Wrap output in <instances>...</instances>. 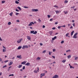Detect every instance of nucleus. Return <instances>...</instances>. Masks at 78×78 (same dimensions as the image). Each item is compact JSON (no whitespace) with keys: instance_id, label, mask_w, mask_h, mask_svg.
<instances>
[{"instance_id":"f257e3e1","label":"nucleus","mask_w":78,"mask_h":78,"mask_svg":"<svg viewBox=\"0 0 78 78\" xmlns=\"http://www.w3.org/2000/svg\"><path fill=\"white\" fill-rule=\"evenodd\" d=\"M28 48V46L27 45H24L22 47V49H25V48Z\"/></svg>"},{"instance_id":"f03ea898","label":"nucleus","mask_w":78,"mask_h":78,"mask_svg":"<svg viewBox=\"0 0 78 78\" xmlns=\"http://www.w3.org/2000/svg\"><path fill=\"white\" fill-rule=\"evenodd\" d=\"M77 34H78V33H76L73 36V38H75V39L77 38V37H76Z\"/></svg>"},{"instance_id":"7ed1b4c3","label":"nucleus","mask_w":78,"mask_h":78,"mask_svg":"<svg viewBox=\"0 0 78 78\" xmlns=\"http://www.w3.org/2000/svg\"><path fill=\"white\" fill-rule=\"evenodd\" d=\"M33 24V25H34V23H33V22H32L31 23H30V24H29L28 25V26H31L33 25V24Z\"/></svg>"},{"instance_id":"20e7f679","label":"nucleus","mask_w":78,"mask_h":78,"mask_svg":"<svg viewBox=\"0 0 78 78\" xmlns=\"http://www.w3.org/2000/svg\"><path fill=\"white\" fill-rule=\"evenodd\" d=\"M22 40H23V39L22 38L20 40H19L18 41H17V43L18 44H19V43H20V42H21Z\"/></svg>"},{"instance_id":"39448f33","label":"nucleus","mask_w":78,"mask_h":78,"mask_svg":"<svg viewBox=\"0 0 78 78\" xmlns=\"http://www.w3.org/2000/svg\"><path fill=\"white\" fill-rule=\"evenodd\" d=\"M32 11H35V12H37L38 11H39V10L37 9H32Z\"/></svg>"},{"instance_id":"423d86ee","label":"nucleus","mask_w":78,"mask_h":78,"mask_svg":"<svg viewBox=\"0 0 78 78\" xmlns=\"http://www.w3.org/2000/svg\"><path fill=\"white\" fill-rule=\"evenodd\" d=\"M59 77V76L57 75H55L52 77V78H57Z\"/></svg>"},{"instance_id":"0eeeda50","label":"nucleus","mask_w":78,"mask_h":78,"mask_svg":"<svg viewBox=\"0 0 78 78\" xmlns=\"http://www.w3.org/2000/svg\"><path fill=\"white\" fill-rule=\"evenodd\" d=\"M17 58H19V59H21L22 58V56H21V55H17L16 56Z\"/></svg>"},{"instance_id":"6e6552de","label":"nucleus","mask_w":78,"mask_h":78,"mask_svg":"<svg viewBox=\"0 0 78 78\" xmlns=\"http://www.w3.org/2000/svg\"><path fill=\"white\" fill-rule=\"evenodd\" d=\"M45 73H42V74H41V76H40L41 78H42V76H45Z\"/></svg>"},{"instance_id":"1a4fd4ad","label":"nucleus","mask_w":78,"mask_h":78,"mask_svg":"<svg viewBox=\"0 0 78 78\" xmlns=\"http://www.w3.org/2000/svg\"><path fill=\"white\" fill-rule=\"evenodd\" d=\"M27 37L28 40H31V37L30 36H27Z\"/></svg>"},{"instance_id":"9d476101","label":"nucleus","mask_w":78,"mask_h":78,"mask_svg":"<svg viewBox=\"0 0 78 78\" xmlns=\"http://www.w3.org/2000/svg\"><path fill=\"white\" fill-rule=\"evenodd\" d=\"M26 62H27L26 61H24L21 63V64H26Z\"/></svg>"},{"instance_id":"9b49d317","label":"nucleus","mask_w":78,"mask_h":78,"mask_svg":"<svg viewBox=\"0 0 78 78\" xmlns=\"http://www.w3.org/2000/svg\"><path fill=\"white\" fill-rule=\"evenodd\" d=\"M57 38V37L56 36H55L54 37L52 38V41H54V40H55V39H56Z\"/></svg>"},{"instance_id":"f8f14e48","label":"nucleus","mask_w":78,"mask_h":78,"mask_svg":"<svg viewBox=\"0 0 78 78\" xmlns=\"http://www.w3.org/2000/svg\"><path fill=\"white\" fill-rule=\"evenodd\" d=\"M13 62H10V63L9 64V66H11Z\"/></svg>"},{"instance_id":"ddd939ff","label":"nucleus","mask_w":78,"mask_h":78,"mask_svg":"<svg viewBox=\"0 0 78 78\" xmlns=\"http://www.w3.org/2000/svg\"><path fill=\"white\" fill-rule=\"evenodd\" d=\"M22 48V46H20L18 47V48H17L18 50H20V49H21Z\"/></svg>"},{"instance_id":"4468645a","label":"nucleus","mask_w":78,"mask_h":78,"mask_svg":"<svg viewBox=\"0 0 78 78\" xmlns=\"http://www.w3.org/2000/svg\"><path fill=\"white\" fill-rule=\"evenodd\" d=\"M49 33L50 34V35L51 36L52 33H53V31H50L49 32Z\"/></svg>"},{"instance_id":"2eb2a0df","label":"nucleus","mask_w":78,"mask_h":78,"mask_svg":"<svg viewBox=\"0 0 78 78\" xmlns=\"http://www.w3.org/2000/svg\"><path fill=\"white\" fill-rule=\"evenodd\" d=\"M30 63L29 62H28V63H27V64H25V65L26 66H30Z\"/></svg>"},{"instance_id":"dca6fc26","label":"nucleus","mask_w":78,"mask_h":78,"mask_svg":"<svg viewBox=\"0 0 78 78\" xmlns=\"http://www.w3.org/2000/svg\"><path fill=\"white\" fill-rule=\"evenodd\" d=\"M73 33H74V31L73 30L71 33V36H73Z\"/></svg>"},{"instance_id":"f3484780","label":"nucleus","mask_w":78,"mask_h":78,"mask_svg":"<svg viewBox=\"0 0 78 78\" xmlns=\"http://www.w3.org/2000/svg\"><path fill=\"white\" fill-rule=\"evenodd\" d=\"M34 30L31 31H30V33L32 34H34Z\"/></svg>"},{"instance_id":"a211bd4d","label":"nucleus","mask_w":78,"mask_h":78,"mask_svg":"<svg viewBox=\"0 0 78 78\" xmlns=\"http://www.w3.org/2000/svg\"><path fill=\"white\" fill-rule=\"evenodd\" d=\"M67 57L69 59H70L71 58V55H70L67 56Z\"/></svg>"},{"instance_id":"6ab92c4d","label":"nucleus","mask_w":78,"mask_h":78,"mask_svg":"<svg viewBox=\"0 0 78 78\" xmlns=\"http://www.w3.org/2000/svg\"><path fill=\"white\" fill-rule=\"evenodd\" d=\"M17 8H18L20 11H21V8L19 6H18V7H17Z\"/></svg>"},{"instance_id":"aec40b11","label":"nucleus","mask_w":78,"mask_h":78,"mask_svg":"<svg viewBox=\"0 0 78 78\" xmlns=\"http://www.w3.org/2000/svg\"><path fill=\"white\" fill-rule=\"evenodd\" d=\"M37 33V31H35L34 32V34H36Z\"/></svg>"},{"instance_id":"412c9836","label":"nucleus","mask_w":78,"mask_h":78,"mask_svg":"<svg viewBox=\"0 0 78 78\" xmlns=\"http://www.w3.org/2000/svg\"><path fill=\"white\" fill-rule=\"evenodd\" d=\"M13 13V12H11V13H10L9 14L10 16H12V13Z\"/></svg>"},{"instance_id":"4be33fe9","label":"nucleus","mask_w":78,"mask_h":78,"mask_svg":"<svg viewBox=\"0 0 78 78\" xmlns=\"http://www.w3.org/2000/svg\"><path fill=\"white\" fill-rule=\"evenodd\" d=\"M16 3V4H19V2L17 1H15Z\"/></svg>"},{"instance_id":"5701e85b","label":"nucleus","mask_w":78,"mask_h":78,"mask_svg":"<svg viewBox=\"0 0 78 78\" xmlns=\"http://www.w3.org/2000/svg\"><path fill=\"white\" fill-rule=\"evenodd\" d=\"M69 33H67L66 34V37H67V36H68L69 35Z\"/></svg>"},{"instance_id":"b1692460","label":"nucleus","mask_w":78,"mask_h":78,"mask_svg":"<svg viewBox=\"0 0 78 78\" xmlns=\"http://www.w3.org/2000/svg\"><path fill=\"white\" fill-rule=\"evenodd\" d=\"M22 66V65H20L18 66V68H21V67Z\"/></svg>"},{"instance_id":"393cba45","label":"nucleus","mask_w":78,"mask_h":78,"mask_svg":"<svg viewBox=\"0 0 78 78\" xmlns=\"http://www.w3.org/2000/svg\"><path fill=\"white\" fill-rule=\"evenodd\" d=\"M70 69H74V67L72 66H70Z\"/></svg>"},{"instance_id":"a878e982","label":"nucleus","mask_w":78,"mask_h":78,"mask_svg":"<svg viewBox=\"0 0 78 78\" xmlns=\"http://www.w3.org/2000/svg\"><path fill=\"white\" fill-rule=\"evenodd\" d=\"M6 51V49H3V52H5Z\"/></svg>"},{"instance_id":"bb28decb","label":"nucleus","mask_w":78,"mask_h":78,"mask_svg":"<svg viewBox=\"0 0 78 78\" xmlns=\"http://www.w3.org/2000/svg\"><path fill=\"white\" fill-rule=\"evenodd\" d=\"M55 12L57 14H58V13H59V11H55Z\"/></svg>"},{"instance_id":"cd10ccee","label":"nucleus","mask_w":78,"mask_h":78,"mask_svg":"<svg viewBox=\"0 0 78 78\" xmlns=\"http://www.w3.org/2000/svg\"><path fill=\"white\" fill-rule=\"evenodd\" d=\"M52 53V52L50 51H49V55H51V53Z\"/></svg>"},{"instance_id":"c85d7f7f","label":"nucleus","mask_w":78,"mask_h":78,"mask_svg":"<svg viewBox=\"0 0 78 78\" xmlns=\"http://www.w3.org/2000/svg\"><path fill=\"white\" fill-rule=\"evenodd\" d=\"M70 52V51H71L70 50H67L66 51V52Z\"/></svg>"},{"instance_id":"c756f323","label":"nucleus","mask_w":78,"mask_h":78,"mask_svg":"<svg viewBox=\"0 0 78 78\" xmlns=\"http://www.w3.org/2000/svg\"><path fill=\"white\" fill-rule=\"evenodd\" d=\"M68 1H67L65 0V2H64L65 3H68Z\"/></svg>"},{"instance_id":"7c9ffc66","label":"nucleus","mask_w":78,"mask_h":78,"mask_svg":"<svg viewBox=\"0 0 78 78\" xmlns=\"http://www.w3.org/2000/svg\"><path fill=\"white\" fill-rule=\"evenodd\" d=\"M25 66H23V70H25Z\"/></svg>"},{"instance_id":"2f4dec72","label":"nucleus","mask_w":78,"mask_h":78,"mask_svg":"<svg viewBox=\"0 0 78 78\" xmlns=\"http://www.w3.org/2000/svg\"><path fill=\"white\" fill-rule=\"evenodd\" d=\"M66 61V60H64L63 61H62V62L63 63H64V62H65Z\"/></svg>"},{"instance_id":"473e14b6","label":"nucleus","mask_w":78,"mask_h":78,"mask_svg":"<svg viewBox=\"0 0 78 78\" xmlns=\"http://www.w3.org/2000/svg\"><path fill=\"white\" fill-rule=\"evenodd\" d=\"M41 59V58H39V57H38L36 59H38V60H39Z\"/></svg>"},{"instance_id":"72a5a7b5","label":"nucleus","mask_w":78,"mask_h":78,"mask_svg":"<svg viewBox=\"0 0 78 78\" xmlns=\"http://www.w3.org/2000/svg\"><path fill=\"white\" fill-rule=\"evenodd\" d=\"M2 3H5V1H2Z\"/></svg>"},{"instance_id":"f704fd0d","label":"nucleus","mask_w":78,"mask_h":78,"mask_svg":"<svg viewBox=\"0 0 78 78\" xmlns=\"http://www.w3.org/2000/svg\"><path fill=\"white\" fill-rule=\"evenodd\" d=\"M54 7H55V8H58V6L57 5H55L54 6Z\"/></svg>"},{"instance_id":"c9c22d12","label":"nucleus","mask_w":78,"mask_h":78,"mask_svg":"<svg viewBox=\"0 0 78 78\" xmlns=\"http://www.w3.org/2000/svg\"><path fill=\"white\" fill-rule=\"evenodd\" d=\"M34 73H37V71L35 70L34 71Z\"/></svg>"},{"instance_id":"e433bc0d","label":"nucleus","mask_w":78,"mask_h":78,"mask_svg":"<svg viewBox=\"0 0 78 78\" xmlns=\"http://www.w3.org/2000/svg\"><path fill=\"white\" fill-rule=\"evenodd\" d=\"M11 23V22H9L8 23V24L9 25H10Z\"/></svg>"},{"instance_id":"4c0bfd02","label":"nucleus","mask_w":78,"mask_h":78,"mask_svg":"<svg viewBox=\"0 0 78 78\" xmlns=\"http://www.w3.org/2000/svg\"><path fill=\"white\" fill-rule=\"evenodd\" d=\"M45 52H46V50H44V51L42 52V53H45Z\"/></svg>"},{"instance_id":"58836bf2","label":"nucleus","mask_w":78,"mask_h":78,"mask_svg":"<svg viewBox=\"0 0 78 78\" xmlns=\"http://www.w3.org/2000/svg\"><path fill=\"white\" fill-rule=\"evenodd\" d=\"M48 18H50V17H51V16L49 15H48L47 16Z\"/></svg>"},{"instance_id":"ea45409f","label":"nucleus","mask_w":78,"mask_h":78,"mask_svg":"<svg viewBox=\"0 0 78 78\" xmlns=\"http://www.w3.org/2000/svg\"><path fill=\"white\" fill-rule=\"evenodd\" d=\"M78 58V57H76L75 58V60H77Z\"/></svg>"},{"instance_id":"a19ab883","label":"nucleus","mask_w":78,"mask_h":78,"mask_svg":"<svg viewBox=\"0 0 78 78\" xmlns=\"http://www.w3.org/2000/svg\"><path fill=\"white\" fill-rule=\"evenodd\" d=\"M53 52L56 51V49H53Z\"/></svg>"},{"instance_id":"79ce46f5","label":"nucleus","mask_w":78,"mask_h":78,"mask_svg":"<svg viewBox=\"0 0 78 78\" xmlns=\"http://www.w3.org/2000/svg\"><path fill=\"white\" fill-rule=\"evenodd\" d=\"M24 8H28V7H27L26 6H24Z\"/></svg>"},{"instance_id":"37998d69","label":"nucleus","mask_w":78,"mask_h":78,"mask_svg":"<svg viewBox=\"0 0 78 78\" xmlns=\"http://www.w3.org/2000/svg\"><path fill=\"white\" fill-rule=\"evenodd\" d=\"M7 67V66L5 65V66L3 67V68H5V67Z\"/></svg>"},{"instance_id":"c03bdc74","label":"nucleus","mask_w":78,"mask_h":78,"mask_svg":"<svg viewBox=\"0 0 78 78\" xmlns=\"http://www.w3.org/2000/svg\"><path fill=\"white\" fill-rule=\"evenodd\" d=\"M2 58H0V61L1 62H2Z\"/></svg>"},{"instance_id":"a18cd8bd","label":"nucleus","mask_w":78,"mask_h":78,"mask_svg":"<svg viewBox=\"0 0 78 78\" xmlns=\"http://www.w3.org/2000/svg\"><path fill=\"white\" fill-rule=\"evenodd\" d=\"M16 11H17V12H19V10L18 9H16Z\"/></svg>"},{"instance_id":"49530a36","label":"nucleus","mask_w":78,"mask_h":78,"mask_svg":"<svg viewBox=\"0 0 78 78\" xmlns=\"http://www.w3.org/2000/svg\"><path fill=\"white\" fill-rule=\"evenodd\" d=\"M61 26H58V29H59L61 28Z\"/></svg>"},{"instance_id":"de8ad7c7","label":"nucleus","mask_w":78,"mask_h":78,"mask_svg":"<svg viewBox=\"0 0 78 78\" xmlns=\"http://www.w3.org/2000/svg\"><path fill=\"white\" fill-rule=\"evenodd\" d=\"M19 13H17V12H16V16H17V15L18 14H19Z\"/></svg>"},{"instance_id":"09e8293b","label":"nucleus","mask_w":78,"mask_h":78,"mask_svg":"<svg viewBox=\"0 0 78 78\" xmlns=\"http://www.w3.org/2000/svg\"><path fill=\"white\" fill-rule=\"evenodd\" d=\"M38 22H41V20L40 19H38Z\"/></svg>"},{"instance_id":"8fccbe9b","label":"nucleus","mask_w":78,"mask_h":78,"mask_svg":"<svg viewBox=\"0 0 78 78\" xmlns=\"http://www.w3.org/2000/svg\"><path fill=\"white\" fill-rule=\"evenodd\" d=\"M67 12H68L67 11H66V12H65V14H67Z\"/></svg>"},{"instance_id":"3c124183","label":"nucleus","mask_w":78,"mask_h":78,"mask_svg":"<svg viewBox=\"0 0 78 78\" xmlns=\"http://www.w3.org/2000/svg\"><path fill=\"white\" fill-rule=\"evenodd\" d=\"M64 41H62L61 42V44H63V43H64Z\"/></svg>"},{"instance_id":"603ef678","label":"nucleus","mask_w":78,"mask_h":78,"mask_svg":"<svg viewBox=\"0 0 78 78\" xmlns=\"http://www.w3.org/2000/svg\"><path fill=\"white\" fill-rule=\"evenodd\" d=\"M58 22H56L55 23V25H57V24H58Z\"/></svg>"},{"instance_id":"864d4df0","label":"nucleus","mask_w":78,"mask_h":78,"mask_svg":"<svg viewBox=\"0 0 78 78\" xmlns=\"http://www.w3.org/2000/svg\"><path fill=\"white\" fill-rule=\"evenodd\" d=\"M8 62V60L5 61V63H6V62Z\"/></svg>"},{"instance_id":"5fc2aeb1","label":"nucleus","mask_w":78,"mask_h":78,"mask_svg":"<svg viewBox=\"0 0 78 78\" xmlns=\"http://www.w3.org/2000/svg\"><path fill=\"white\" fill-rule=\"evenodd\" d=\"M45 27V25H43V28H44Z\"/></svg>"},{"instance_id":"6e6d98bb","label":"nucleus","mask_w":78,"mask_h":78,"mask_svg":"<svg viewBox=\"0 0 78 78\" xmlns=\"http://www.w3.org/2000/svg\"><path fill=\"white\" fill-rule=\"evenodd\" d=\"M75 8V6H73V7H71V9H72V8Z\"/></svg>"},{"instance_id":"4d7b16f0","label":"nucleus","mask_w":78,"mask_h":78,"mask_svg":"<svg viewBox=\"0 0 78 78\" xmlns=\"http://www.w3.org/2000/svg\"><path fill=\"white\" fill-rule=\"evenodd\" d=\"M52 30H55L56 29V28L55 27H53L52 28Z\"/></svg>"},{"instance_id":"13d9d810","label":"nucleus","mask_w":78,"mask_h":78,"mask_svg":"<svg viewBox=\"0 0 78 78\" xmlns=\"http://www.w3.org/2000/svg\"><path fill=\"white\" fill-rule=\"evenodd\" d=\"M53 20V19H51L50 20V21H52Z\"/></svg>"},{"instance_id":"bf43d9fd","label":"nucleus","mask_w":78,"mask_h":78,"mask_svg":"<svg viewBox=\"0 0 78 78\" xmlns=\"http://www.w3.org/2000/svg\"><path fill=\"white\" fill-rule=\"evenodd\" d=\"M52 58H55V56H52Z\"/></svg>"},{"instance_id":"052dcab7","label":"nucleus","mask_w":78,"mask_h":78,"mask_svg":"<svg viewBox=\"0 0 78 78\" xmlns=\"http://www.w3.org/2000/svg\"><path fill=\"white\" fill-rule=\"evenodd\" d=\"M2 74V72L0 73V76H1Z\"/></svg>"},{"instance_id":"680f3d73","label":"nucleus","mask_w":78,"mask_h":78,"mask_svg":"<svg viewBox=\"0 0 78 78\" xmlns=\"http://www.w3.org/2000/svg\"><path fill=\"white\" fill-rule=\"evenodd\" d=\"M66 27V25H64L61 26V27Z\"/></svg>"},{"instance_id":"e2e57ef3","label":"nucleus","mask_w":78,"mask_h":78,"mask_svg":"<svg viewBox=\"0 0 78 78\" xmlns=\"http://www.w3.org/2000/svg\"><path fill=\"white\" fill-rule=\"evenodd\" d=\"M16 22H19L20 21H19V20H16Z\"/></svg>"},{"instance_id":"0e129e2a","label":"nucleus","mask_w":78,"mask_h":78,"mask_svg":"<svg viewBox=\"0 0 78 78\" xmlns=\"http://www.w3.org/2000/svg\"><path fill=\"white\" fill-rule=\"evenodd\" d=\"M37 69L38 70H37V72H39V67H37Z\"/></svg>"},{"instance_id":"69168bd1","label":"nucleus","mask_w":78,"mask_h":78,"mask_svg":"<svg viewBox=\"0 0 78 78\" xmlns=\"http://www.w3.org/2000/svg\"><path fill=\"white\" fill-rule=\"evenodd\" d=\"M0 41H2V38H1V37H0Z\"/></svg>"},{"instance_id":"338daca9","label":"nucleus","mask_w":78,"mask_h":78,"mask_svg":"<svg viewBox=\"0 0 78 78\" xmlns=\"http://www.w3.org/2000/svg\"><path fill=\"white\" fill-rule=\"evenodd\" d=\"M70 28L71 29H72V28H73V26H71L70 27Z\"/></svg>"},{"instance_id":"774afa93","label":"nucleus","mask_w":78,"mask_h":78,"mask_svg":"<svg viewBox=\"0 0 78 78\" xmlns=\"http://www.w3.org/2000/svg\"><path fill=\"white\" fill-rule=\"evenodd\" d=\"M73 27H75V23H73Z\"/></svg>"}]
</instances>
